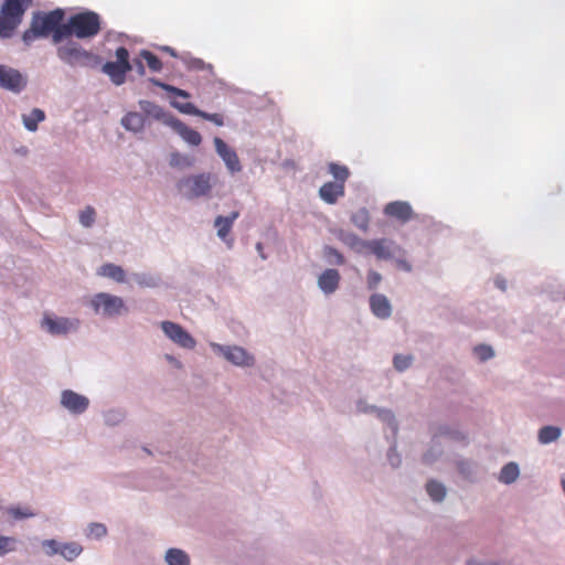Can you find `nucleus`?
<instances>
[{
  "label": "nucleus",
  "instance_id": "1",
  "mask_svg": "<svg viewBox=\"0 0 565 565\" xmlns=\"http://www.w3.org/2000/svg\"><path fill=\"white\" fill-rule=\"evenodd\" d=\"M65 13L62 9H55L49 12H34L31 25L22 34V41L25 45H30L38 38H45L52 34L55 44L63 40H56L57 33L62 32L65 23H63Z\"/></svg>",
  "mask_w": 565,
  "mask_h": 565
},
{
  "label": "nucleus",
  "instance_id": "2",
  "mask_svg": "<svg viewBox=\"0 0 565 565\" xmlns=\"http://www.w3.org/2000/svg\"><path fill=\"white\" fill-rule=\"evenodd\" d=\"M100 31V18L94 11L76 13L64 24L62 32L57 33L56 40H64L71 35L77 39H89Z\"/></svg>",
  "mask_w": 565,
  "mask_h": 565
},
{
  "label": "nucleus",
  "instance_id": "3",
  "mask_svg": "<svg viewBox=\"0 0 565 565\" xmlns=\"http://www.w3.org/2000/svg\"><path fill=\"white\" fill-rule=\"evenodd\" d=\"M33 0H4L0 8V39H10Z\"/></svg>",
  "mask_w": 565,
  "mask_h": 565
},
{
  "label": "nucleus",
  "instance_id": "4",
  "mask_svg": "<svg viewBox=\"0 0 565 565\" xmlns=\"http://www.w3.org/2000/svg\"><path fill=\"white\" fill-rule=\"evenodd\" d=\"M58 57L71 66L95 67L99 64L98 55L86 51L77 42L68 41L57 47Z\"/></svg>",
  "mask_w": 565,
  "mask_h": 565
},
{
  "label": "nucleus",
  "instance_id": "5",
  "mask_svg": "<svg viewBox=\"0 0 565 565\" xmlns=\"http://www.w3.org/2000/svg\"><path fill=\"white\" fill-rule=\"evenodd\" d=\"M214 179L210 173L189 175L178 182V189L188 199L205 196L210 194Z\"/></svg>",
  "mask_w": 565,
  "mask_h": 565
},
{
  "label": "nucleus",
  "instance_id": "6",
  "mask_svg": "<svg viewBox=\"0 0 565 565\" xmlns=\"http://www.w3.org/2000/svg\"><path fill=\"white\" fill-rule=\"evenodd\" d=\"M116 62H106L102 71L109 76L115 85L125 83L126 74L131 71L129 63V52L126 47L120 46L116 50Z\"/></svg>",
  "mask_w": 565,
  "mask_h": 565
},
{
  "label": "nucleus",
  "instance_id": "7",
  "mask_svg": "<svg viewBox=\"0 0 565 565\" xmlns=\"http://www.w3.org/2000/svg\"><path fill=\"white\" fill-rule=\"evenodd\" d=\"M90 305L95 313H102L106 317L119 316L127 311V307L120 297L107 292L96 294L92 298Z\"/></svg>",
  "mask_w": 565,
  "mask_h": 565
},
{
  "label": "nucleus",
  "instance_id": "8",
  "mask_svg": "<svg viewBox=\"0 0 565 565\" xmlns=\"http://www.w3.org/2000/svg\"><path fill=\"white\" fill-rule=\"evenodd\" d=\"M354 239L358 241L362 248L367 249L379 259H391L402 253V248L390 239L360 241L355 236Z\"/></svg>",
  "mask_w": 565,
  "mask_h": 565
},
{
  "label": "nucleus",
  "instance_id": "9",
  "mask_svg": "<svg viewBox=\"0 0 565 565\" xmlns=\"http://www.w3.org/2000/svg\"><path fill=\"white\" fill-rule=\"evenodd\" d=\"M79 323V320L75 318H54L50 315H44L41 326L52 335H66L70 332L76 331Z\"/></svg>",
  "mask_w": 565,
  "mask_h": 565
},
{
  "label": "nucleus",
  "instance_id": "10",
  "mask_svg": "<svg viewBox=\"0 0 565 565\" xmlns=\"http://www.w3.org/2000/svg\"><path fill=\"white\" fill-rule=\"evenodd\" d=\"M161 329L164 334L179 347L184 349H194L196 344L195 340L180 324L171 321H163L161 322Z\"/></svg>",
  "mask_w": 565,
  "mask_h": 565
},
{
  "label": "nucleus",
  "instance_id": "11",
  "mask_svg": "<svg viewBox=\"0 0 565 565\" xmlns=\"http://www.w3.org/2000/svg\"><path fill=\"white\" fill-rule=\"evenodd\" d=\"M26 85L23 75L15 68L0 64V87L20 93Z\"/></svg>",
  "mask_w": 565,
  "mask_h": 565
},
{
  "label": "nucleus",
  "instance_id": "12",
  "mask_svg": "<svg viewBox=\"0 0 565 565\" xmlns=\"http://www.w3.org/2000/svg\"><path fill=\"white\" fill-rule=\"evenodd\" d=\"M212 347L223 353L226 360L235 365L249 366L254 363V358L241 347H222L212 344Z\"/></svg>",
  "mask_w": 565,
  "mask_h": 565
},
{
  "label": "nucleus",
  "instance_id": "13",
  "mask_svg": "<svg viewBox=\"0 0 565 565\" xmlns=\"http://www.w3.org/2000/svg\"><path fill=\"white\" fill-rule=\"evenodd\" d=\"M61 404L71 413L82 414L87 409L89 399L84 395L75 393L74 391L65 390L62 392Z\"/></svg>",
  "mask_w": 565,
  "mask_h": 565
},
{
  "label": "nucleus",
  "instance_id": "14",
  "mask_svg": "<svg viewBox=\"0 0 565 565\" xmlns=\"http://www.w3.org/2000/svg\"><path fill=\"white\" fill-rule=\"evenodd\" d=\"M171 105L174 108H177L179 111H181L182 114L193 115V116L201 117V118H203L205 120L212 121L216 126H223L224 125V118H223V116L221 114H216V113L210 114V113L203 111V110L199 109L192 103L171 102Z\"/></svg>",
  "mask_w": 565,
  "mask_h": 565
},
{
  "label": "nucleus",
  "instance_id": "15",
  "mask_svg": "<svg viewBox=\"0 0 565 565\" xmlns=\"http://www.w3.org/2000/svg\"><path fill=\"white\" fill-rule=\"evenodd\" d=\"M214 145L216 152L223 159L226 167L231 172H238L242 170V166L236 152L231 149L221 138H214Z\"/></svg>",
  "mask_w": 565,
  "mask_h": 565
},
{
  "label": "nucleus",
  "instance_id": "16",
  "mask_svg": "<svg viewBox=\"0 0 565 565\" xmlns=\"http://www.w3.org/2000/svg\"><path fill=\"white\" fill-rule=\"evenodd\" d=\"M384 213L393 218H396L403 223L411 221L414 217L412 206L407 202L395 201L386 204Z\"/></svg>",
  "mask_w": 565,
  "mask_h": 565
},
{
  "label": "nucleus",
  "instance_id": "17",
  "mask_svg": "<svg viewBox=\"0 0 565 565\" xmlns=\"http://www.w3.org/2000/svg\"><path fill=\"white\" fill-rule=\"evenodd\" d=\"M168 126L171 127L178 135L182 137V139L191 146H199L202 141L201 135L186 126L180 119L175 118L170 119Z\"/></svg>",
  "mask_w": 565,
  "mask_h": 565
},
{
  "label": "nucleus",
  "instance_id": "18",
  "mask_svg": "<svg viewBox=\"0 0 565 565\" xmlns=\"http://www.w3.org/2000/svg\"><path fill=\"white\" fill-rule=\"evenodd\" d=\"M340 273L337 269H326L318 278L319 288L327 295L333 294L340 284Z\"/></svg>",
  "mask_w": 565,
  "mask_h": 565
},
{
  "label": "nucleus",
  "instance_id": "19",
  "mask_svg": "<svg viewBox=\"0 0 565 565\" xmlns=\"http://www.w3.org/2000/svg\"><path fill=\"white\" fill-rule=\"evenodd\" d=\"M370 308L373 315L380 319H386L392 313V307L388 299L381 294H374L370 297Z\"/></svg>",
  "mask_w": 565,
  "mask_h": 565
},
{
  "label": "nucleus",
  "instance_id": "20",
  "mask_svg": "<svg viewBox=\"0 0 565 565\" xmlns=\"http://www.w3.org/2000/svg\"><path fill=\"white\" fill-rule=\"evenodd\" d=\"M344 185L338 182H327L320 190V198L328 204H334L339 198L344 195Z\"/></svg>",
  "mask_w": 565,
  "mask_h": 565
},
{
  "label": "nucleus",
  "instance_id": "21",
  "mask_svg": "<svg viewBox=\"0 0 565 565\" xmlns=\"http://www.w3.org/2000/svg\"><path fill=\"white\" fill-rule=\"evenodd\" d=\"M140 109L148 116L153 117L154 119L161 120L164 125L168 126L170 119H174V116L164 111L162 107L159 105L149 102V100H140L139 102Z\"/></svg>",
  "mask_w": 565,
  "mask_h": 565
},
{
  "label": "nucleus",
  "instance_id": "22",
  "mask_svg": "<svg viewBox=\"0 0 565 565\" xmlns=\"http://www.w3.org/2000/svg\"><path fill=\"white\" fill-rule=\"evenodd\" d=\"M239 216L238 211H234L228 216H217L214 221V226L217 230V235L220 238L225 239L230 234L233 223Z\"/></svg>",
  "mask_w": 565,
  "mask_h": 565
},
{
  "label": "nucleus",
  "instance_id": "23",
  "mask_svg": "<svg viewBox=\"0 0 565 565\" xmlns=\"http://www.w3.org/2000/svg\"><path fill=\"white\" fill-rule=\"evenodd\" d=\"M97 274L99 276L108 277L117 282H124L126 278L125 270L120 266L111 263L100 266Z\"/></svg>",
  "mask_w": 565,
  "mask_h": 565
},
{
  "label": "nucleus",
  "instance_id": "24",
  "mask_svg": "<svg viewBox=\"0 0 565 565\" xmlns=\"http://www.w3.org/2000/svg\"><path fill=\"white\" fill-rule=\"evenodd\" d=\"M45 119V114L40 108H34L28 115L22 116L23 125L29 131H35L39 122Z\"/></svg>",
  "mask_w": 565,
  "mask_h": 565
},
{
  "label": "nucleus",
  "instance_id": "25",
  "mask_svg": "<svg viewBox=\"0 0 565 565\" xmlns=\"http://www.w3.org/2000/svg\"><path fill=\"white\" fill-rule=\"evenodd\" d=\"M121 124L127 130L140 131L145 126V119L139 113H128L121 119Z\"/></svg>",
  "mask_w": 565,
  "mask_h": 565
},
{
  "label": "nucleus",
  "instance_id": "26",
  "mask_svg": "<svg viewBox=\"0 0 565 565\" xmlns=\"http://www.w3.org/2000/svg\"><path fill=\"white\" fill-rule=\"evenodd\" d=\"M83 552V546L77 542H68V543H61L60 546V555H62L66 561L72 562L76 557L81 555Z\"/></svg>",
  "mask_w": 565,
  "mask_h": 565
},
{
  "label": "nucleus",
  "instance_id": "27",
  "mask_svg": "<svg viewBox=\"0 0 565 565\" xmlns=\"http://www.w3.org/2000/svg\"><path fill=\"white\" fill-rule=\"evenodd\" d=\"M328 171L334 178L335 182L342 183L343 185L351 174L347 166L338 164L335 162H330L328 164Z\"/></svg>",
  "mask_w": 565,
  "mask_h": 565
},
{
  "label": "nucleus",
  "instance_id": "28",
  "mask_svg": "<svg viewBox=\"0 0 565 565\" xmlns=\"http://www.w3.org/2000/svg\"><path fill=\"white\" fill-rule=\"evenodd\" d=\"M168 565H189L190 558L185 552L179 548H170L166 553Z\"/></svg>",
  "mask_w": 565,
  "mask_h": 565
},
{
  "label": "nucleus",
  "instance_id": "29",
  "mask_svg": "<svg viewBox=\"0 0 565 565\" xmlns=\"http://www.w3.org/2000/svg\"><path fill=\"white\" fill-rule=\"evenodd\" d=\"M519 467L514 462L507 463L500 471L499 480L503 483H512L519 477Z\"/></svg>",
  "mask_w": 565,
  "mask_h": 565
},
{
  "label": "nucleus",
  "instance_id": "30",
  "mask_svg": "<svg viewBox=\"0 0 565 565\" xmlns=\"http://www.w3.org/2000/svg\"><path fill=\"white\" fill-rule=\"evenodd\" d=\"M561 436V429L555 426H544L539 431V441L541 444H550L555 441Z\"/></svg>",
  "mask_w": 565,
  "mask_h": 565
},
{
  "label": "nucleus",
  "instance_id": "31",
  "mask_svg": "<svg viewBox=\"0 0 565 565\" xmlns=\"http://www.w3.org/2000/svg\"><path fill=\"white\" fill-rule=\"evenodd\" d=\"M426 490H427V493L429 494V497L434 501H437V502L441 501L446 495L445 487L437 481H429L426 484Z\"/></svg>",
  "mask_w": 565,
  "mask_h": 565
},
{
  "label": "nucleus",
  "instance_id": "32",
  "mask_svg": "<svg viewBox=\"0 0 565 565\" xmlns=\"http://www.w3.org/2000/svg\"><path fill=\"white\" fill-rule=\"evenodd\" d=\"M352 223L362 231H366L369 227L370 216L366 209H360L351 216Z\"/></svg>",
  "mask_w": 565,
  "mask_h": 565
},
{
  "label": "nucleus",
  "instance_id": "33",
  "mask_svg": "<svg viewBox=\"0 0 565 565\" xmlns=\"http://www.w3.org/2000/svg\"><path fill=\"white\" fill-rule=\"evenodd\" d=\"M193 158L179 152H173L170 156V166L174 168H190L193 164Z\"/></svg>",
  "mask_w": 565,
  "mask_h": 565
},
{
  "label": "nucleus",
  "instance_id": "34",
  "mask_svg": "<svg viewBox=\"0 0 565 565\" xmlns=\"http://www.w3.org/2000/svg\"><path fill=\"white\" fill-rule=\"evenodd\" d=\"M141 57L147 62L148 67L153 72H159L162 68V62L152 52L142 50L140 53Z\"/></svg>",
  "mask_w": 565,
  "mask_h": 565
},
{
  "label": "nucleus",
  "instance_id": "35",
  "mask_svg": "<svg viewBox=\"0 0 565 565\" xmlns=\"http://www.w3.org/2000/svg\"><path fill=\"white\" fill-rule=\"evenodd\" d=\"M150 82L158 86V87H161L162 89L175 95V96H179V97H182V98H190V94L186 92V90H183L181 88H178V87H174V86H171L169 84H166V83H162L160 82L159 79H156V78H151Z\"/></svg>",
  "mask_w": 565,
  "mask_h": 565
},
{
  "label": "nucleus",
  "instance_id": "36",
  "mask_svg": "<svg viewBox=\"0 0 565 565\" xmlns=\"http://www.w3.org/2000/svg\"><path fill=\"white\" fill-rule=\"evenodd\" d=\"M7 512L15 520L28 519L35 515V513L28 507H11L7 510Z\"/></svg>",
  "mask_w": 565,
  "mask_h": 565
},
{
  "label": "nucleus",
  "instance_id": "37",
  "mask_svg": "<svg viewBox=\"0 0 565 565\" xmlns=\"http://www.w3.org/2000/svg\"><path fill=\"white\" fill-rule=\"evenodd\" d=\"M15 539L0 535V555H4L15 550Z\"/></svg>",
  "mask_w": 565,
  "mask_h": 565
},
{
  "label": "nucleus",
  "instance_id": "38",
  "mask_svg": "<svg viewBox=\"0 0 565 565\" xmlns=\"http://www.w3.org/2000/svg\"><path fill=\"white\" fill-rule=\"evenodd\" d=\"M323 254H324V257H327L329 259V262H333L338 265H342L344 264V257L343 255L337 250L335 248L331 247V246H326L324 249H323Z\"/></svg>",
  "mask_w": 565,
  "mask_h": 565
},
{
  "label": "nucleus",
  "instance_id": "39",
  "mask_svg": "<svg viewBox=\"0 0 565 565\" xmlns=\"http://www.w3.org/2000/svg\"><path fill=\"white\" fill-rule=\"evenodd\" d=\"M475 354L478 356L480 361H487L494 355V352L491 347L486 344H479L475 349Z\"/></svg>",
  "mask_w": 565,
  "mask_h": 565
},
{
  "label": "nucleus",
  "instance_id": "40",
  "mask_svg": "<svg viewBox=\"0 0 565 565\" xmlns=\"http://www.w3.org/2000/svg\"><path fill=\"white\" fill-rule=\"evenodd\" d=\"M106 534H107V529L102 523H92L88 526L87 536H89V537L100 539V537L105 536Z\"/></svg>",
  "mask_w": 565,
  "mask_h": 565
},
{
  "label": "nucleus",
  "instance_id": "41",
  "mask_svg": "<svg viewBox=\"0 0 565 565\" xmlns=\"http://www.w3.org/2000/svg\"><path fill=\"white\" fill-rule=\"evenodd\" d=\"M95 221V210L92 206H87L79 215V222L85 227H89Z\"/></svg>",
  "mask_w": 565,
  "mask_h": 565
},
{
  "label": "nucleus",
  "instance_id": "42",
  "mask_svg": "<svg viewBox=\"0 0 565 565\" xmlns=\"http://www.w3.org/2000/svg\"><path fill=\"white\" fill-rule=\"evenodd\" d=\"M412 356L411 355H402L397 354L394 356V366L397 371L402 372L406 370L411 363H412Z\"/></svg>",
  "mask_w": 565,
  "mask_h": 565
},
{
  "label": "nucleus",
  "instance_id": "43",
  "mask_svg": "<svg viewBox=\"0 0 565 565\" xmlns=\"http://www.w3.org/2000/svg\"><path fill=\"white\" fill-rule=\"evenodd\" d=\"M42 546L45 550L46 555L53 556L60 553L61 543L55 540H44Z\"/></svg>",
  "mask_w": 565,
  "mask_h": 565
},
{
  "label": "nucleus",
  "instance_id": "44",
  "mask_svg": "<svg viewBox=\"0 0 565 565\" xmlns=\"http://www.w3.org/2000/svg\"><path fill=\"white\" fill-rule=\"evenodd\" d=\"M382 276L375 270H370L367 274V287L369 289H375L381 282Z\"/></svg>",
  "mask_w": 565,
  "mask_h": 565
},
{
  "label": "nucleus",
  "instance_id": "45",
  "mask_svg": "<svg viewBox=\"0 0 565 565\" xmlns=\"http://www.w3.org/2000/svg\"><path fill=\"white\" fill-rule=\"evenodd\" d=\"M380 416L382 418H384V419H388L390 420V425L392 426V429L396 430V424H395V420H394V416L392 415L391 412H388V411L382 412L380 414Z\"/></svg>",
  "mask_w": 565,
  "mask_h": 565
},
{
  "label": "nucleus",
  "instance_id": "46",
  "mask_svg": "<svg viewBox=\"0 0 565 565\" xmlns=\"http://www.w3.org/2000/svg\"><path fill=\"white\" fill-rule=\"evenodd\" d=\"M396 265H397V267L399 269H403L405 271H411L412 270L411 264L407 260H405V259H399V258L396 259Z\"/></svg>",
  "mask_w": 565,
  "mask_h": 565
},
{
  "label": "nucleus",
  "instance_id": "47",
  "mask_svg": "<svg viewBox=\"0 0 565 565\" xmlns=\"http://www.w3.org/2000/svg\"><path fill=\"white\" fill-rule=\"evenodd\" d=\"M190 66L195 70H203L205 67V63L202 60L195 58L191 62Z\"/></svg>",
  "mask_w": 565,
  "mask_h": 565
},
{
  "label": "nucleus",
  "instance_id": "48",
  "mask_svg": "<svg viewBox=\"0 0 565 565\" xmlns=\"http://www.w3.org/2000/svg\"><path fill=\"white\" fill-rule=\"evenodd\" d=\"M467 565H498V564H494V563H487V564H483V563H479L477 561H469Z\"/></svg>",
  "mask_w": 565,
  "mask_h": 565
},
{
  "label": "nucleus",
  "instance_id": "49",
  "mask_svg": "<svg viewBox=\"0 0 565 565\" xmlns=\"http://www.w3.org/2000/svg\"><path fill=\"white\" fill-rule=\"evenodd\" d=\"M393 457L397 458V455L395 454V449H391L390 454H388V458H390L392 465L395 466V462H393Z\"/></svg>",
  "mask_w": 565,
  "mask_h": 565
},
{
  "label": "nucleus",
  "instance_id": "50",
  "mask_svg": "<svg viewBox=\"0 0 565 565\" xmlns=\"http://www.w3.org/2000/svg\"><path fill=\"white\" fill-rule=\"evenodd\" d=\"M138 70H139V73H140L141 75H142V74H145V67H143V65H142V63H141V62H139V64H138Z\"/></svg>",
  "mask_w": 565,
  "mask_h": 565
},
{
  "label": "nucleus",
  "instance_id": "51",
  "mask_svg": "<svg viewBox=\"0 0 565 565\" xmlns=\"http://www.w3.org/2000/svg\"><path fill=\"white\" fill-rule=\"evenodd\" d=\"M164 50H166L167 52H169L171 55H174V52H173V50H172L171 47H168V46H167V47H164Z\"/></svg>",
  "mask_w": 565,
  "mask_h": 565
},
{
  "label": "nucleus",
  "instance_id": "52",
  "mask_svg": "<svg viewBox=\"0 0 565 565\" xmlns=\"http://www.w3.org/2000/svg\"><path fill=\"white\" fill-rule=\"evenodd\" d=\"M497 285H498L502 290H504V289H505V286H504V284H503V282H499V281H497Z\"/></svg>",
  "mask_w": 565,
  "mask_h": 565
},
{
  "label": "nucleus",
  "instance_id": "53",
  "mask_svg": "<svg viewBox=\"0 0 565 565\" xmlns=\"http://www.w3.org/2000/svg\"><path fill=\"white\" fill-rule=\"evenodd\" d=\"M396 460H397V462L395 463V466H397V465H398L399 459H398V458H393V462H394V461H396Z\"/></svg>",
  "mask_w": 565,
  "mask_h": 565
}]
</instances>
